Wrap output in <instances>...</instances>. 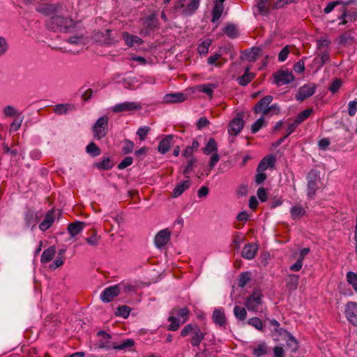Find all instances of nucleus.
Returning a JSON list of instances; mask_svg holds the SVG:
<instances>
[{
    "label": "nucleus",
    "mask_w": 357,
    "mask_h": 357,
    "mask_svg": "<svg viewBox=\"0 0 357 357\" xmlns=\"http://www.w3.org/2000/svg\"><path fill=\"white\" fill-rule=\"evenodd\" d=\"M340 3H342V0H336V1L329 2L327 4V6L325 7V8L324 9V13L325 14L330 13L331 12H332L333 10V9L336 6L341 5Z\"/></svg>",
    "instance_id": "59"
},
{
    "label": "nucleus",
    "mask_w": 357,
    "mask_h": 357,
    "mask_svg": "<svg viewBox=\"0 0 357 357\" xmlns=\"http://www.w3.org/2000/svg\"><path fill=\"white\" fill-rule=\"evenodd\" d=\"M84 225V222L80 221H76L68 225V231L70 236L74 237L83 230Z\"/></svg>",
    "instance_id": "32"
},
{
    "label": "nucleus",
    "mask_w": 357,
    "mask_h": 357,
    "mask_svg": "<svg viewBox=\"0 0 357 357\" xmlns=\"http://www.w3.org/2000/svg\"><path fill=\"white\" fill-rule=\"evenodd\" d=\"M299 276L297 275H289L287 279V287L290 291H294L297 289L298 284Z\"/></svg>",
    "instance_id": "39"
},
{
    "label": "nucleus",
    "mask_w": 357,
    "mask_h": 357,
    "mask_svg": "<svg viewBox=\"0 0 357 357\" xmlns=\"http://www.w3.org/2000/svg\"><path fill=\"white\" fill-rule=\"evenodd\" d=\"M249 70L250 68H247L243 75L237 78L236 80L239 85L245 86L251 82L255 78V74L250 73Z\"/></svg>",
    "instance_id": "27"
},
{
    "label": "nucleus",
    "mask_w": 357,
    "mask_h": 357,
    "mask_svg": "<svg viewBox=\"0 0 357 357\" xmlns=\"http://www.w3.org/2000/svg\"><path fill=\"white\" fill-rule=\"evenodd\" d=\"M317 85L314 83L307 84L298 89L295 98L297 100L303 101L316 92Z\"/></svg>",
    "instance_id": "9"
},
{
    "label": "nucleus",
    "mask_w": 357,
    "mask_h": 357,
    "mask_svg": "<svg viewBox=\"0 0 357 357\" xmlns=\"http://www.w3.org/2000/svg\"><path fill=\"white\" fill-rule=\"evenodd\" d=\"M135 345V340L132 339H127L123 340L120 344L114 343L113 349L116 350H126L132 347Z\"/></svg>",
    "instance_id": "40"
},
{
    "label": "nucleus",
    "mask_w": 357,
    "mask_h": 357,
    "mask_svg": "<svg viewBox=\"0 0 357 357\" xmlns=\"http://www.w3.org/2000/svg\"><path fill=\"white\" fill-rule=\"evenodd\" d=\"M85 240L89 245L96 247L99 244L100 237L93 233L91 236L86 238Z\"/></svg>",
    "instance_id": "62"
},
{
    "label": "nucleus",
    "mask_w": 357,
    "mask_h": 357,
    "mask_svg": "<svg viewBox=\"0 0 357 357\" xmlns=\"http://www.w3.org/2000/svg\"><path fill=\"white\" fill-rule=\"evenodd\" d=\"M242 113H238L237 116L234 118L229 124V131H232L234 134H238L244 126L245 122L243 119Z\"/></svg>",
    "instance_id": "16"
},
{
    "label": "nucleus",
    "mask_w": 357,
    "mask_h": 357,
    "mask_svg": "<svg viewBox=\"0 0 357 357\" xmlns=\"http://www.w3.org/2000/svg\"><path fill=\"white\" fill-rule=\"evenodd\" d=\"M159 20L155 14L149 15L144 22V27L149 30H154L158 27Z\"/></svg>",
    "instance_id": "30"
},
{
    "label": "nucleus",
    "mask_w": 357,
    "mask_h": 357,
    "mask_svg": "<svg viewBox=\"0 0 357 357\" xmlns=\"http://www.w3.org/2000/svg\"><path fill=\"white\" fill-rule=\"evenodd\" d=\"M307 197L313 199L316 191L319 189L318 184L320 182L319 172L316 169H311L307 176Z\"/></svg>",
    "instance_id": "6"
},
{
    "label": "nucleus",
    "mask_w": 357,
    "mask_h": 357,
    "mask_svg": "<svg viewBox=\"0 0 357 357\" xmlns=\"http://www.w3.org/2000/svg\"><path fill=\"white\" fill-rule=\"evenodd\" d=\"M196 162H197V160L195 158H192L188 162V164H187L186 167L183 169V174L185 175V176L186 178H189L190 177L189 174L192 172Z\"/></svg>",
    "instance_id": "54"
},
{
    "label": "nucleus",
    "mask_w": 357,
    "mask_h": 357,
    "mask_svg": "<svg viewBox=\"0 0 357 357\" xmlns=\"http://www.w3.org/2000/svg\"><path fill=\"white\" fill-rule=\"evenodd\" d=\"M171 232L168 229H162L158 231L154 238V243L157 248L164 247L170 239Z\"/></svg>",
    "instance_id": "15"
},
{
    "label": "nucleus",
    "mask_w": 357,
    "mask_h": 357,
    "mask_svg": "<svg viewBox=\"0 0 357 357\" xmlns=\"http://www.w3.org/2000/svg\"><path fill=\"white\" fill-rule=\"evenodd\" d=\"M188 335H190V342L192 347H199L205 338L206 333L201 329L199 325L188 324L181 331V337H185Z\"/></svg>",
    "instance_id": "2"
},
{
    "label": "nucleus",
    "mask_w": 357,
    "mask_h": 357,
    "mask_svg": "<svg viewBox=\"0 0 357 357\" xmlns=\"http://www.w3.org/2000/svg\"><path fill=\"white\" fill-rule=\"evenodd\" d=\"M169 321L170 324L169 326V330L170 331H177L180 326L179 319L174 316H171L169 317Z\"/></svg>",
    "instance_id": "55"
},
{
    "label": "nucleus",
    "mask_w": 357,
    "mask_h": 357,
    "mask_svg": "<svg viewBox=\"0 0 357 357\" xmlns=\"http://www.w3.org/2000/svg\"><path fill=\"white\" fill-rule=\"evenodd\" d=\"M43 216L41 211H34L31 209H28L24 213V222L27 227H31V229L36 227L37 223L40 221Z\"/></svg>",
    "instance_id": "11"
},
{
    "label": "nucleus",
    "mask_w": 357,
    "mask_h": 357,
    "mask_svg": "<svg viewBox=\"0 0 357 357\" xmlns=\"http://www.w3.org/2000/svg\"><path fill=\"white\" fill-rule=\"evenodd\" d=\"M280 340H284L287 347L291 351H296L298 349V343L293 335L287 331V335H283L280 337Z\"/></svg>",
    "instance_id": "35"
},
{
    "label": "nucleus",
    "mask_w": 357,
    "mask_h": 357,
    "mask_svg": "<svg viewBox=\"0 0 357 357\" xmlns=\"http://www.w3.org/2000/svg\"><path fill=\"white\" fill-rule=\"evenodd\" d=\"M270 324L273 327L272 335L275 340H280V337L283 335H287V331L280 327L279 322L275 319L270 321Z\"/></svg>",
    "instance_id": "25"
},
{
    "label": "nucleus",
    "mask_w": 357,
    "mask_h": 357,
    "mask_svg": "<svg viewBox=\"0 0 357 357\" xmlns=\"http://www.w3.org/2000/svg\"><path fill=\"white\" fill-rule=\"evenodd\" d=\"M86 151L92 157L98 156L101 153L100 149L93 142H91L86 146Z\"/></svg>",
    "instance_id": "47"
},
{
    "label": "nucleus",
    "mask_w": 357,
    "mask_h": 357,
    "mask_svg": "<svg viewBox=\"0 0 357 357\" xmlns=\"http://www.w3.org/2000/svg\"><path fill=\"white\" fill-rule=\"evenodd\" d=\"M312 112V109H306L303 110L301 112H300L297 115V116L294 121V123L296 124V126H297L298 124L301 123V122L305 121L306 119H307L310 116Z\"/></svg>",
    "instance_id": "45"
},
{
    "label": "nucleus",
    "mask_w": 357,
    "mask_h": 357,
    "mask_svg": "<svg viewBox=\"0 0 357 357\" xmlns=\"http://www.w3.org/2000/svg\"><path fill=\"white\" fill-rule=\"evenodd\" d=\"M276 162L275 157L272 155L265 156L259 162L257 167V172H264L268 167L273 168Z\"/></svg>",
    "instance_id": "20"
},
{
    "label": "nucleus",
    "mask_w": 357,
    "mask_h": 357,
    "mask_svg": "<svg viewBox=\"0 0 357 357\" xmlns=\"http://www.w3.org/2000/svg\"><path fill=\"white\" fill-rule=\"evenodd\" d=\"M55 220V213L53 209L48 211L44 217V220L39 224V229L45 231L50 229Z\"/></svg>",
    "instance_id": "18"
},
{
    "label": "nucleus",
    "mask_w": 357,
    "mask_h": 357,
    "mask_svg": "<svg viewBox=\"0 0 357 357\" xmlns=\"http://www.w3.org/2000/svg\"><path fill=\"white\" fill-rule=\"evenodd\" d=\"M245 241V238L241 236L239 233L236 232L233 236L232 243L235 245L236 248L238 250L241 246V243Z\"/></svg>",
    "instance_id": "63"
},
{
    "label": "nucleus",
    "mask_w": 357,
    "mask_h": 357,
    "mask_svg": "<svg viewBox=\"0 0 357 357\" xmlns=\"http://www.w3.org/2000/svg\"><path fill=\"white\" fill-rule=\"evenodd\" d=\"M354 33L352 30H349L341 34L339 37L340 45L343 46H350L353 45L356 40Z\"/></svg>",
    "instance_id": "24"
},
{
    "label": "nucleus",
    "mask_w": 357,
    "mask_h": 357,
    "mask_svg": "<svg viewBox=\"0 0 357 357\" xmlns=\"http://www.w3.org/2000/svg\"><path fill=\"white\" fill-rule=\"evenodd\" d=\"M257 251L258 245L256 243H248L243 247L241 255L244 259L251 260L255 258Z\"/></svg>",
    "instance_id": "19"
},
{
    "label": "nucleus",
    "mask_w": 357,
    "mask_h": 357,
    "mask_svg": "<svg viewBox=\"0 0 357 357\" xmlns=\"http://www.w3.org/2000/svg\"><path fill=\"white\" fill-rule=\"evenodd\" d=\"M142 109V105L134 102H123L118 103L111 109L113 113H121L126 112H132Z\"/></svg>",
    "instance_id": "10"
},
{
    "label": "nucleus",
    "mask_w": 357,
    "mask_h": 357,
    "mask_svg": "<svg viewBox=\"0 0 357 357\" xmlns=\"http://www.w3.org/2000/svg\"><path fill=\"white\" fill-rule=\"evenodd\" d=\"M212 43L211 39H206L198 45L197 52L201 55H206L208 52V48Z\"/></svg>",
    "instance_id": "44"
},
{
    "label": "nucleus",
    "mask_w": 357,
    "mask_h": 357,
    "mask_svg": "<svg viewBox=\"0 0 357 357\" xmlns=\"http://www.w3.org/2000/svg\"><path fill=\"white\" fill-rule=\"evenodd\" d=\"M61 8V6L59 3H40L36 7V10L38 13L47 16L56 13Z\"/></svg>",
    "instance_id": "14"
},
{
    "label": "nucleus",
    "mask_w": 357,
    "mask_h": 357,
    "mask_svg": "<svg viewBox=\"0 0 357 357\" xmlns=\"http://www.w3.org/2000/svg\"><path fill=\"white\" fill-rule=\"evenodd\" d=\"M130 312V307L127 305H121L117 308L116 312V316H120L123 318L128 317Z\"/></svg>",
    "instance_id": "52"
},
{
    "label": "nucleus",
    "mask_w": 357,
    "mask_h": 357,
    "mask_svg": "<svg viewBox=\"0 0 357 357\" xmlns=\"http://www.w3.org/2000/svg\"><path fill=\"white\" fill-rule=\"evenodd\" d=\"M262 50L261 47H255L249 50H245V56L249 61H255L261 55Z\"/></svg>",
    "instance_id": "28"
},
{
    "label": "nucleus",
    "mask_w": 357,
    "mask_h": 357,
    "mask_svg": "<svg viewBox=\"0 0 357 357\" xmlns=\"http://www.w3.org/2000/svg\"><path fill=\"white\" fill-rule=\"evenodd\" d=\"M273 3L271 0H255V8L257 10V14L261 16H268L273 9Z\"/></svg>",
    "instance_id": "12"
},
{
    "label": "nucleus",
    "mask_w": 357,
    "mask_h": 357,
    "mask_svg": "<svg viewBox=\"0 0 357 357\" xmlns=\"http://www.w3.org/2000/svg\"><path fill=\"white\" fill-rule=\"evenodd\" d=\"M208 63L220 68L225 62L226 59L222 58V54H215L210 56L207 59Z\"/></svg>",
    "instance_id": "36"
},
{
    "label": "nucleus",
    "mask_w": 357,
    "mask_h": 357,
    "mask_svg": "<svg viewBox=\"0 0 357 357\" xmlns=\"http://www.w3.org/2000/svg\"><path fill=\"white\" fill-rule=\"evenodd\" d=\"M223 32L230 38H236L238 36L236 26L234 24H227L223 29Z\"/></svg>",
    "instance_id": "38"
},
{
    "label": "nucleus",
    "mask_w": 357,
    "mask_h": 357,
    "mask_svg": "<svg viewBox=\"0 0 357 357\" xmlns=\"http://www.w3.org/2000/svg\"><path fill=\"white\" fill-rule=\"evenodd\" d=\"M45 26L54 32H68L70 28L75 26V24L72 19L54 15L46 21Z\"/></svg>",
    "instance_id": "1"
},
{
    "label": "nucleus",
    "mask_w": 357,
    "mask_h": 357,
    "mask_svg": "<svg viewBox=\"0 0 357 357\" xmlns=\"http://www.w3.org/2000/svg\"><path fill=\"white\" fill-rule=\"evenodd\" d=\"M132 158L130 156L126 157L117 166L119 169H124L132 163Z\"/></svg>",
    "instance_id": "64"
},
{
    "label": "nucleus",
    "mask_w": 357,
    "mask_h": 357,
    "mask_svg": "<svg viewBox=\"0 0 357 357\" xmlns=\"http://www.w3.org/2000/svg\"><path fill=\"white\" fill-rule=\"evenodd\" d=\"M200 0H177L174 2V9L185 16H190L199 6Z\"/></svg>",
    "instance_id": "3"
},
{
    "label": "nucleus",
    "mask_w": 357,
    "mask_h": 357,
    "mask_svg": "<svg viewBox=\"0 0 357 357\" xmlns=\"http://www.w3.org/2000/svg\"><path fill=\"white\" fill-rule=\"evenodd\" d=\"M210 125V121L204 116L200 117L196 123L197 130H202Z\"/></svg>",
    "instance_id": "61"
},
{
    "label": "nucleus",
    "mask_w": 357,
    "mask_h": 357,
    "mask_svg": "<svg viewBox=\"0 0 357 357\" xmlns=\"http://www.w3.org/2000/svg\"><path fill=\"white\" fill-rule=\"evenodd\" d=\"M266 121L264 120V116H262L257 119L251 127V132L252 133H256L258 132L261 128L266 126Z\"/></svg>",
    "instance_id": "48"
},
{
    "label": "nucleus",
    "mask_w": 357,
    "mask_h": 357,
    "mask_svg": "<svg viewBox=\"0 0 357 357\" xmlns=\"http://www.w3.org/2000/svg\"><path fill=\"white\" fill-rule=\"evenodd\" d=\"M250 279V273L248 272L242 273L238 280V286L241 287H244L249 282Z\"/></svg>",
    "instance_id": "60"
},
{
    "label": "nucleus",
    "mask_w": 357,
    "mask_h": 357,
    "mask_svg": "<svg viewBox=\"0 0 357 357\" xmlns=\"http://www.w3.org/2000/svg\"><path fill=\"white\" fill-rule=\"evenodd\" d=\"M263 294L259 289H254L252 293L247 298L245 305L249 311L258 312L262 305Z\"/></svg>",
    "instance_id": "5"
},
{
    "label": "nucleus",
    "mask_w": 357,
    "mask_h": 357,
    "mask_svg": "<svg viewBox=\"0 0 357 357\" xmlns=\"http://www.w3.org/2000/svg\"><path fill=\"white\" fill-rule=\"evenodd\" d=\"M95 166L100 170H109L113 167L114 163L109 158H104L101 162L96 163Z\"/></svg>",
    "instance_id": "41"
},
{
    "label": "nucleus",
    "mask_w": 357,
    "mask_h": 357,
    "mask_svg": "<svg viewBox=\"0 0 357 357\" xmlns=\"http://www.w3.org/2000/svg\"><path fill=\"white\" fill-rule=\"evenodd\" d=\"M217 143L213 139H210L204 147L203 152L206 155H210L214 153H217Z\"/></svg>",
    "instance_id": "42"
},
{
    "label": "nucleus",
    "mask_w": 357,
    "mask_h": 357,
    "mask_svg": "<svg viewBox=\"0 0 357 357\" xmlns=\"http://www.w3.org/2000/svg\"><path fill=\"white\" fill-rule=\"evenodd\" d=\"M234 314L237 319L243 321L246 318L247 311L244 307L236 305L234 308Z\"/></svg>",
    "instance_id": "46"
},
{
    "label": "nucleus",
    "mask_w": 357,
    "mask_h": 357,
    "mask_svg": "<svg viewBox=\"0 0 357 357\" xmlns=\"http://www.w3.org/2000/svg\"><path fill=\"white\" fill-rule=\"evenodd\" d=\"M347 280L357 292V274L352 271L348 272L347 273Z\"/></svg>",
    "instance_id": "51"
},
{
    "label": "nucleus",
    "mask_w": 357,
    "mask_h": 357,
    "mask_svg": "<svg viewBox=\"0 0 357 357\" xmlns=\"http://www.w3.org/2000/svg\"><path fill=\"white\" fill-rule=\"evenodd\" d=\"M213 322L220 327H225L226 317L222 308L215 309L212 314Z\"/></svg>",
    "instance_id": "21"
},
{
    "label": "nucleus",
    "mask_w": 357,
    "mask_h": 357,
    "mask_svg": "<svg viewBox=\"0 0 357 357\" xmlns=\"http://www.w3.org/2000/svg\"><path fill=\"white\" fill-rule=\"evenodd\" d=\"M122 38L128 47H132L135 44L140 45L144 43L142 38L137 36L132 35L127 31L123 32Z\"/></svg>",
    "instance_id": "23"
},
{
    "label": "nucleus",
    "mask_w": 357,
    "mask_h": 357,
    "mask_svg": "<svg viewBox=\"0 0 357 357\" xmlns=\"http://www.w3.org/2000/svg\"><path fill=\"white\" fill-rule=\"evenodd\" d=\"M224 2L225 0H215L214 6L212 10V22H215L221 17L224 10Z\"/></svg>",
    "instance_id": "22"
},
{
    "label": "nucleus",
    "mask_w": 357,
    "mask_h": 357,
    "mask_svg": "<svg viewBox=\"0 0 357 357\" xmlns=\"http://www.w3.org/2000/svg\"><path fill=\"white\" fill-rule=\"evenodd\" d=\"M121 286L113 285L104 289L100 295V299L105 303H109L120 294Z\"/></svg>",
    "instance_id": "13"
},
{
    "label": "nucleus",
    "mask_w": 357,
    "mask_h": 357,
    "mask_svg": "<svg viewBox=\"0 0 357 357\" xmlns=\"http://www.w3.org/2000/svg\"><path fill=\"white\" fill-rule=\"evenodd\" d=\"M342 84V82L341 79L336 78L335 80H333L329 86V91L332 92L333 93H337L339 89H340L341 86Z\"/></svg>",
    "instance_id": "56"
},
{
    "label": "nucleus",
    "mask_w": 357,
    "mask_h": 357,
    "mask_svg": "<svg viewBox=\"0 0 357 357\" xmlns=\"http://www.w3.org/2000/svg\"><path fill=\"white\" fill-rule=\"evenodd\" d=\"M298 0H277L273 3V9H279L290 3H296Z\"/></svg>",
    "instance_id": "53"
},
{
    "label": "nucleus",
    "mask_w": 357,
    "mask_h": 357,
    "mask_svg": "<svg viewBox=\"0 0 357 357\" xmlns=\"http://www.w3.org/2000/svg\"><path fill=\"white\" fill-rule=\"evenodd\" d=\"M56 253V250L54 246H51L47 249L45 250L41 255L40 261L43 264L50 261Z\"/></svg>",
    "instance_id": "37"
},
{
    "label": "nucleus",
    "mask_w": 357,
    "mask_h": 357,
    "mask_svg": "<svg viewBox=\"0 0 357 357\" xmlns=\"http://www.w3.org/2000/svg\"><path fill=\"white\" fill-rule=\"evenodd\" d=\"M134 149V143L130 140L126 139L122 146V152L124 154L132 153Z\"/></svg>",
    "instance_id": "57"
},
{
    "label": "nucleus",
    "mask_w": 357,
    "mask_h": 357,
    "mask_svg": "<svg viewBox=\"0 0 357 357\" xmlns=\"http://www.w3.org/2000/svg\"><path fill=\"white\" fill-rule=\"evenodd\" d=\"M75 107L72 104H59L54 106V112L59 115L67 114L69 111H73Z\"/></svg>",
    "instance_id": "33"
},
{
    "label": "nucleus",
    "mask_w": 357,
    "mask_h": 357,
    "mask_svg": "<svg viewBox=\"0 0 357 357\" xmlns=\"http://www.w3.org/2000/svg\"><path fill=\"white\" fill-rule=\"evenodd\" d=\"M344 314L349 323L357 327V303L348 302L345 305Z\"/></svg>",
    "instance_id": "8"
},
{
    "label": "nucleus",
    "mask_w": 357,
    "mask_h": 357,
    "mask_svg": "<svg viewBox=\"0 0 357 357\" xmlns=\"http://www.w3.org/2000/svg\"><path fill=\"white\" fill-rule=\"evenodd\" d=\"M267 353V347L264 343L259 344L253 349L252 354L255 357H260Z\"/></svg>",
    "instance_id": "50"
},
{
    "label": "nucleus",
    "mask_w": 357,
    "mask_h": 357,
    "mask_svg": "<svg viewBox=\"0 0 357 357\" xmlns=\"http://www.w3.org/2000/svg\"><path fill=\"white\" fill-rule=\"evenodd\" d=\"M291 217L293 220L299 219L306 214V211L301 205H296L290 209Z\"/></svg>",
    "instance_id": "34"
},
{
    "label": "nucleus",
    "mask_w": 357,
    "mask_h": 357,
    "mask_svg": "<svg viewBox=\"0 0 357 357\" xmlns=\"http://www.w3.org/2000/svg\"><path fill=\"white\" fill-rule=\"evenodd\" d=\"M329 59V52L328 50H324L319 54V57L314 59V61L315 63L318 64L320 68L322 67Z\"/></svg>",
    "instance_id": "43"
},
{
    "label": "nucleus",
    "mask_w": 357,
    "mask_h": 357,
    "mask_svg": "<svg viewBox=\"0 0 357 357\" xmlns=\"http://www.w3.org/2000/svg\"><path fill=\"white\" fill-rule=\"evenodd\" d=\"M247 323L259 331H263L264 330V324L261 320L258 317H252L250 319Z\"/></svg>",
    "instance_id": "49"
},
{
    "label": "nucleus",
    "mask_w": 357,
    "mask_h": 357,
    "mask_svg": "<svg viewBox=\"0 0 357 357\" xmlns=\"http://www.w3.org/2000/svg\"><path fill=\"white\" fill-rule=\"evenodd\" d=\"M187 99V94L183 93H169L165 96L167 103L181 102Z\"/></svg>",
    "instance_id": "26"
},
{
    "label": "nucleus",
    "mask_w": 357,
    "mask_h": 357,
    "mask_svg": "<svg viewBox=\"0 0 357 357\" xmlns=\"http://www.w3.org/2000/svg\"><path fill=\"white\" fill-rule=\"evenodd\" d=\"M190 184L191 183L190 180L183 181L182 182L178 183L173 190L172 197H179L184 191H185L190 187Z\"/></svg>",
    "instance_id": "31"
},
{
    "label": "nucleus",
    "mask_w": 357,
    "mask_h": 357,
    "mask_svg": "<svg viewBox=\"0 0 357 357\" xmlns=\"http://www.w3.org/2000/svg\"><path fill=\"white\" fill-rule=\"evenodd\" d=\"M172 142V135H166L162 139L158 146V151L162 154H165L170 149Z\"/></svg>",
    "instance_id": "29"
},
{
    "label": "nucleus",
    "mask_w": 357,
    "mask_h": 357,
    "mask_svg": "<svg viewBox=\"0 0 357 357\" xmlns=\"http://www.w3.org/2000/svg\"><path fill=\"white\" fill-rule=\"evenodd\" d=\"M174 312L181 318H183L182 323L185 322L188 318L190 310L187 307L175 309Z\"/></svg>",
    "instance_id": "58"
},
{
    "label": "nucleus",
    "mask_w": 357,
    "mask_h": 357,
    "mask_svg": "<svg viewBox=\"0 0 357 357\" xmlns=\"http://www.w3.org/2000/svg\"><path fill=\"white\" fill-rule=\"evenodd\" d=\"M109 117L106 115L99 118L93 126L94 134H105L107 131Z\"/></svg>",
    "instance_id": "17"
},
{
    "label": "nucleus",
    "mask_w": 357,
    "mask_h": 357,
    "mask_svg": "<svg viewBox=\"0 0 357 357\" xmlns=\"http://www.w3.org/2000/svg\"><path fill=\"white\" fill-rule=\"evenodd\" d=\"M273 96L268 95L262 98L253 107V111L255 114H262L264 116L268 114L271 112L278 113L279 107L277 105H269L273 101Z\"/></svg>",
    "instance_id": "4"
},
{
    "label": "nucleus",
    "mask_w": 357,
    "mask_h": 357,
    "mask_svg": "<svg viewBox=\"0 0 357 357\" xmlns=\"http://www.w3.org/2000/svg\"><path fill=\"white\" fill-rule=\"evenodd\" d=\"M274 83L278 86L288 84L294 80L293 73L289 70H280L273 74Z\"/></svg>",
    "instance_id": "7"
}]
</instances>
